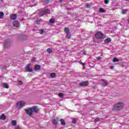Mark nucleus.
I'll return each mask as SVG.
<instances>
[{
  "mask_svg": "<svg viewBox=\"0 0 129 129\" xmlns=\"http://www.w3.org/2000/svg\"><path fill=\"white\" fill-rule=\"evenodd\" d=\"M2 86H3L4 88H9V85L6 83H4L3 84H2Z\"/></svg>",
  "mask_w": 129,
  "mask_h": 129,
  "instance_id": "nucleus-21",
  "label": "nucleus"
},
{
  "mask_svg": "<svg viewBox=\"0 0 129 129\" xmlns=\"http://www.w3.org/2000/svg\"><path fill=\"white\" fill-rule=\"evenodd\" d=\"M30 65H31V64L28 63L27 66L25 67V69L26 72H32V71H33V70L29 68L30 67Z\"/></svg>",
  "mask_w": 129,
  "mask_h": 129,
  "instance_id": "nucleus-9",
  "label": "nucleus"
},
{
  "mask_svg": "<svg viewBox=\"0 0 129 129\" xmlns=\"http://www.w3.org/2000/svg\"><path fill=\"white\" fill-rule=\"evenodd\" d=\"M86 8H87L88 9H89V8H90V7H91V5H90V4L87 3L86 5Z\"/></svg>",
  "mask_w": 129,
  "mask_h": 129,
  "instance_id": "nucleus-33",
  "label": "nucleus"
},
{
  "mask_svg": "<svg viewBox=\"0 0 129 129\" xmlns=\"http://www.w3.org/2000/svg\"><path fill=\"white\" fill-rule=\"evenodd\" d=\"M41 68V67L39 64H36L34 66V70L35 71H39V70H40Z\"/></svg>",
  "mask_w": 129,
  "mask_h": 129,
  "instance_id": "nucleus-11",
  "label": "nucleus"
},
{
  "mask_svg": "<svg viewBox=\"0 0 129 129\" xmlns=\"http://www.w3.org/2000/svg\"><path fill=\"white\" fill-rule=\"evenodd\" d=\"M59 2L61 3H63V0H60Z\"/></svg>",
  "mask_w": 129,
  "mask_h": 129,
  "instance_id": "nucleus-41",
  "label": "nucleus"
},
{
  "mask_svg": "<svg viewBox=\"0 0 129 129\" xmlns=\"http://www.w3.org/2000/svg\"><path fill=\"white\" fill-rule=\"evenodd\" d=\"M35 60H36V58H34V59H33V62H35Z\"/></svg>",
  "mask_w": 129,
  "mask_h": 129,
  "instance_id": "nucleus-43",
  "label": "nucleus"
},
{
  "mask_svg": "<svg viewBox=\"0 0 129 129\" xmlns=\"http://www.w3.org/2000/svg\"><path fill=\"white\" fill-rule=\"evenodd\" d=\"M17 84L18 85H23V82L21 81H18Z\"/></svg>",
  "mask_w": 129,
  "mask_h": 129,
  "instance_id": "nucleus-29",
  "label": "nucleus"
},
{
  "mask_svg": "<svg viewBox=\"0 0 129 129\" xmlns=\"http://www.w3.org/2000/svg\"><path fill=\"white\" fill-rule=\"evenodd\" d=\"M119 60L118 59H117V58L116 57H114L113 59V62H119Z\"/></svg>",
  "mask_w": 129,
  "mask_h": 129,
  "instance_id": "nucleus-28",
  "label": "nucleus"
},
{
  "mask_svg": "<svg viewBox=\"0 0 129 129\" xmlns=\"http://www.w3.org/2000/svg\"><path fill=\"white\" fill-rule=\"evenodd\" d=\"M47 53H52V52H53V50L51 48H48L47 49Z\"/></svg>",
  "mask_w": 129,
  "mask_h": 129,
  "instance_id": "nucleus-23",
  "label": "nucleus"
},
{
  "mask_svg": "<svg viewBox=\"0 0 129 129\" xmlns=\"http://www.w3.org/2000/svg\"><path fill=\"white\" fill-rule=\"evenodd\" d=\"M123 106H124V103L122 102H118L113 105L112 110L113 111H119L123 108Z\"/></svg>",
  "mask_w": 129,
  "mask_h": 129,
  "instance_id": "nucleus-1",
  "label": "nucleus"
},
{
  "mask_svg": "<svg viewBox=\"0 0 129 129\" xmlns=\"http://www.w3.org/2000/svg\"><path fill=\"white\" fill-rule=\"evenodd\" d=\"M63 31L64 33H66L67 34L68 33H70V30L68 27L64 28Z\"/></svg>",
  "mask_w": 129,
  "mask_h": 129,
  "instance_id": "nucleus-15",
  "label": "nucleus"
},
{
  "mask_svg": "<svg viewBox=\"0 0 129 129\" xmlns=\"http://www.w3.org/2000/svg\"><path fill=\"white\" fill-rule=\"evenodd\" d=\"M39 32H40V34H44V30H43V29L40 30Z\"/></svg>",
  "mask_w": 129,
  "mask_h": 129,
  "instance_id": "nucleus-34",
  "label": "nucleus"
},
{
  "mask_svg": "<svg viewBox=\"0 0 129 129\" xmlns=\"http://www.w3.org/2000/svg\"><path fill=\"white\" fill-rule=\"evenodd\" d=\"M95 36L97 39H100L103 38L104 34L101 31H99L96 34H95Z\"/></svg>",
  "mask_w": 129,
  "mask_h": 129,
  "instance_id": "nucleus-5",
  "label": "nucleus"
},
{
  "mask_svg": "<svg viewBox=\"0 0 129 129\" xmlns=\"http://www.w3.org/2000/svg\"><path fill=\"white\" fill-rule=\"evenodd\" d=\"M96 59H97V60H100L101 59V57L100 56H98L96 57Z\"/></svg>",
  "mask_w": 129,
  "mask_h": 129,
  "instance_id": "nucleus-38",
  "label": "nucleus"
},
{
  "mask_svg": "<svg viewBox=\"0 0 129 129\" xmlns=\"http://www.w3.org/2000/svg\"><path fill=\"white\" fill-rule=\"evenodd\" d=\"M81 64H82L83 66H85V64H84V63H83V62H80Z\"/></svg>",
  "mask_w": 129,
  "mask_h": 129,
  "instance_id": "nucleus-40",
  "label": "nucleus"
},
{
  "mask_svg": "<svg viewBox=\"0 0 129 129\" xmlns=\"http://www.w3.org/2000/svg\"><path fill=\"white\" fill-rule=\"evenodd\" d=\"M4 44L6 48H9L11 46V39H7L5 40Z\"/></svg>",
  "mask_w": 129,
  "mask_h": 129,
  "instance_id": "nucleus-7",
  "label": "nucleus"
},
{
  "mask_svg": "<svg viewBox=\"0 0 129 129\" xmlns=\"http://www.w3.org/2000/svg\"><path fill=\"white\" fill-rule=\"evenodd\" d=\"M13 24L14 27H16V28H18V27H20V22L19 21H14Z\"/></svg>",
  "mask_w": 129,
  "mask_h": 129,
  "instance_id": "nucleus-10",
  "label": "nucleus"
},
{
  "mask_svg": "<svg viewBox=\"0 0 129 129\" xmlns=\"http://www.w3.org/2000/svg\"><path fill=\"white\" fill-rule=\"evenodd\" d=\"M99 12L100 13H104V12H105V10H104L103 8H100L99 10Z\"/></svg>",
  "mask_w": 129,
  "mask_h": 129,
  "instance_id": "nucleus-25",
  "label": "nucleus"
},
{
  "mask_svg": "<svg viewBox=\"0 0 129 129\" xmlns=\"http://www.w3.org/2000/svg\"><path fill=\"white\" fill-rule=\"evenodd\" d=\"M56 119H58V117H56Z\"/></svg>",
  "mask_w": 129,
  "mask_h": 129,
  "instance_id": "nucleus-44",
  "label": "nucleus"
},
{
  "mask_svg": "<svg viewBox=\"0 0 129 129\" xmlns=\"http://www.w3.org/2000/svg\"><path fill=\"white\" fill-rule=\"evenodd\" d=\"M49 23H50L51 24H54V23H55V20L53 19H50L49 20Z\"/></svg>",
  "mask_w": 129,
  "mask_h": 129,
  "instance_id": "nucleus-27",
  "label": "nucleus"
},
{
  "mask_svg": "<svg viewBox=\"0 0 129 129\" xmlns=\"http://www.w3.org/2000/svg\"><path fill=\"white\" fill-rule=\"evenodd\" d=\"M60 124L62 125H66V122H65V120H63V119H60Z\"/></svg>",
  "mask_w": 129,
  "mask_h": 129,
  "instance_id": "nucleus-14",
  "label": "nucleus"
},
{
  "mask_svg": "<svg viewBox=\"0 0 129 129\" xmlns=\"http://www.w3.org/2000/svg\"><path fill=\"white\" fill-rule=\"evenodd\" d=\"M50 10L49 9L44 10V11H40L38 15L40 17H43V16L45 15H47V14H50Z\"/></svg>",
  "mask_w": 129,
  "mask_h": 129,
  "instance_id": "nucleus-3",
  "label": "nucleus"
},
{
  "mask_svg": "<svg viewBox=\"0 0 129 129\" xmlns=\"http://www.w3.org/2000/svg\"><path fill=\"white\" fill-rule=\"evenodd\" d=\"M66 38H67V39H70V38H71V33H70V32L67 33Z\"/></svg>",
  "mask_w": 129,
  "mask_h": 129,
  "instance_id": "nucleus-19",
  "label": "nucleus"
},
{
  "mask_svg": "<svg viewBox=\"0 0 129 129\" xmlns=\"http://www.w3.org/2000/svg\"><path fill=\"white\" fill-rule=\"evenodd\" d=\"M11 20H16L17 19V14H12L11 16Z\"/></svg>",
  "mask_w": 129,
  "mask_h": 129,
  "instance_id": "nucleus-13",
  "label": "nucleus"
},
{
  "mask_svg": "<svg viewBox=\"0 0 129 129\" xmlns=\"http://www.w3.org/2000/svg\"><path fill=\"white\" fill-rule=\"evenodd\" d=\"M44 3L47 4H50V3H51V0H45Z\"/></svg>",
  "mask_w": 129,
  "mask_h": 129,
  "instance_id": "nucleus-30",
  "label": "nucleus"
},
{
  "mask_svg": "<svg viewBox=\"0 0 129 129\" xmlns=\"http://www.w3.org/2000/svg\"><path fill=\"white\" fill-rule=\"evenodd\" d=\"M50 76L51 78H55L56 77V73H52L50 74Z\"/></svg>",
  "mask_w": 129,
  "mask_h": 129,
  "instance_id": "nucleus-17",
  "label": "nucleus"
},
{
  "mask_svg": "<svg viewBox=\"0 0 129 129\" xmlns=\"http://www.w3.org/2000/svg\"><path fill=\"white\" fill-rule=\"evenodd\" d=\"M89 85V82H88V81L82 82L80 83L79 84V85L81 87L88 86Z\"/></svg>",
  "mask_w": 129,
  "mask_h": 129,
  "instance_id": "nucleus-6",
  "label": "nucleus"
},
{
  "mask_svg": "<svg viewBox=\"0 0 129 129\" xmlns=\"http://www.w3.org/2000/svg\"><path fill=\"white\" fill-rule=\"evenodd\" d=\"M25 111L28 116H31L33 114V107L25 109Z\"/></svg>",
  "mask_w": 129,
  "mask_h": 129,
  "instance_id": "nucleus-4",
  "label": "nucleus"
},
{
  "mask_svg": "<svg viewBox=\"0 0 129 129\" xmlns=\"http://www.w3.org/2000/svg\"><path fill=\"white\" fill-rule=\"evenodd\" d=\"M0 117L1 119H2L3 120H5V119L6 118V115H5L4 114H2Z\"/></svg>",
  "mask_w": 129,
  "mask_h": 129,
  "instance_id": "nucleus-18",
  "label": "nucleus"
},
{
  "mask_svg": "<svg viewBox=\"0 0 129 129\" xmlns=\"http://www.w3.org/2000/svg\"><path fill=\"white\" fill-rule=\"evenodd\" d=\"M83 54H86V51L84 50L83 52Z\"/></svg>",
  "mask_w": 129,
  "mask_h": 129,
  "instance_id": "nucleus-39",
  "label": "nucleus"
},
{
  "mask_svg": "<svg viewBox=\"0 0 129 129\" xmlns=\"http://www.w3.org/2000/svg\"><path fill=\"white\" fill-rule=\"evenodd\" d=\"M59 97H64V94L62 93H59L58 94Z\"/></svg>",
  "mask_w": 129,
  "mask_h": 129,
  "instance_id": "nucleus-31",
  "label": "nucleus"
},
{
  "mask_svg": "<svg viewBox=\"0 0 129 129\" xmlns=\"http://www.w3.org/2000/svg\"><path fill=\"white\" fill-rule=\"evenodd\" d=\"M113 68H114V67H113V66H111V69H113Z\"/></svg>",
  "mask_w": 129,
  "mask_h": 129,
  "instance_id": "nucleus-42",
  "label": "nucleus"
},
{
  "mask_svg": "<svg viewBox=\"0 0 129 129\" xmlns=\"http://www.w3.org/2000/svg\"><path fill=\"white\" fill-rule=\"evenodd\" d=\"M52 123L53 124H54L55 125L58 124V121L56 120L55 119H53L51 120Z\"/></svg>",
  "mask_w": 129,
  "mask_h": 129,
  "instance_id": "nucleus-16",
  "label": "nucleus"
},
{
  "mask_svg": "<svg viewBox=\"0 0 129 129\" xmlns=\"http://www.w3.org/2000/svg\"><path fill=\"white\" fill-rule=\"evenodd\" d=\"M102 82H103V84H102L103 85H107V84H108V83L105 80H102Z\"/></svg>",
  "mask_w": 129,
  "mask_h": 129,
  "instance_id": "nucleus-20",
  "label": "nucleus"
},
{
  "mask_svg": "<svg viewBox=\"0 0 129 129\" xmlns=\"http://www.w3.org/2000/svg\"><path fill=\"white\" fill-rule=\"evenodd\" d=\"M4 16H5L4 12H0V19H3V18H4Z\"/></svg>",
  "mask_w": 129,
  "mask_h": 129,
  "instance_id": "nucleus-24",
  "label": "nucleus"
},
{
  "mask_svg": "<svg viewBox=\"0 0 129 129\" xmlns=\"http://www.w3.org/2000/svg\"><path fill=\"white\" fill-rule=\"evenodd\" d=\"M39 111H40V108H39V107L37 106H34L33 107V112L38 113Z\"/></svg>",
  "mask_w": 129,
  "mask_h": 129,
  "instance_id": "nucleus-8",
  "label": "nucleus"
},
{
  "mask_svg": "<svg viewBox=\"0 0 129 129\" xmlns=\"http://www.w3.org/2000/svg\"><path fill=\"white\" fill-rule=\"evenodd\" d=\"M126 12H127V10H122V14H123V15H124V14H125Z\"/></svg>",
  "mask_w": 129,
  "mask_h": 129,
  "instance_id": "nucleus-35",
  "label": "nucleus"
},
{
  "mask_svg": "<svg viewBox=\"0 0 129 129\" xmlns=\"http://www.w3.org/2000/svg\"><path fill=\"white\" fill-rule=\"evenodd\" d=\"M108 3H109V0H105V4H106V5H108Z\"/></svg>",
  "mask_w": 129,
  "mask_h": 129,
  "instance_id": "nucleus-36",
  "label": "nucleus"
},
{
  "mask_svg": "<svg viewBox=\"0 0 129 129\" xmlns=\"http://www.w3.org/2000/svg\"><path fill=\"white\" fill-rule=\"evenodd\" d=\"M100 119L99 118H95V120H94V122L96 123V122H97L98 121H99Z\"/></svg>",
  "mask_w": 129,
  "mask_h": 129,
  "instance_id": "nucleus-32",
  "label": "nucleus"
},
{
  "mask_svg": "<svg viewBox=\"0 0 129 129\" xmlns=\"http://www.w3.org/2000/svg\"><path fill=\"white\" fill-rule=\"evenodd\" d=\"M26 106V101H20L16 103L17 108L20 109Z\"/></svg>",
  "mask_w": 129,
  "mask_h": 129,
  "instance_id": "nucleus-2",
  "label": "nucleus"
},
{
  "mask_svg": "<svg viewBox=\"0 0 129 129\" xmlns=\"http://www.w3.org/2000/svg\"><path fill=\"white\" fill-rule=\"evenodd\" d=\"M73 123H76V119H73Z\"/></svg>",
  "mask_w": 129,
  "mask_h": 129,
  "instance_id": "nucleus-37",
  "label": "nucleus"
},
{
  "mask_svg": "<svg viewBox=\"0 0 129 129\" xmlns=\"http://www.w3.org/2000/svg\"><path fill=\"white\" fill-rule=\"evenodd\" d=\"M40 22H41V19H37L36 21V23L37 25H40Z\"/></svg>",
  "mask_w": 129,
  "mask_h": 129,
  "instance_id": "nucleus-22",
  "label": "nucleus"
},
{
  "mask_svg": "<svg viewBox=\"0 0 129 129\" xmlns=\"http://www.w3.org/2000/svg\"><path fill=\"white\" fill-rule=\"evenodd\" d=\"M11 123H12V125L15 126V125H16L17 122L16 121V120H13V121H12Z\"/></svg>",
  "mask_w": 129,
  "mask_h": 129,
  "instance_id": "nucleus-26",
  "label": "nucleus"
},
{
  "mask_svg": "<svg viewBox=\"0 0 129 129\" xmlns=\"http://www.w3.org/2000/svg\"><path fill=\"white\" fill-rule=\"evenodd\" d=\"M126 1H128V0H126Z\"/></svg>",
  "mask_w": 129,
  "mask_h": 129,
  "instance_id": "nucleus-45",
  "label": "nucleus"
},
{
  "mask_svg": "<svg viewBox=\"0 0 129 129\" xmlns=\"http://www.w3.org/2000/svg\"><path fill=\"white\" fill-rule=\"evenodd\" d=\"M109 42H111V39L108 38L104 40V42L105 44H107V43H109Z\"/></svg>",
  "mask_w": 129,
  "mask_h": 129,
  "instance_id": "nucleus-12",
  "label": "nucleus"
}]
</instances>
